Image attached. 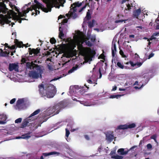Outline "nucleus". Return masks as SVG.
<instances>
[{
	"instance_id": "obj_45",
	"label": "nucleus",
	"mask_w": 159,
	"mask_h": 159,
	"mask_svg": "<svg viewBox=\"0 0 159 159\" xmlns=\"http://www.w3.org/2000/svg\"><path fill=\"white\" fill-rule=\"evenodd\" d=\"M68 21V19L67 18L64 19L61 22L62 25H64L65 23H67Z\"/></svg>"
},
{
	"instance_id": "obj_42",
	"label": "nucleus",
	"mask_w": 159,
	"mask_h": 159,
	"mask_svg": "<svg viewBox=\"0 0 159 159\" xmlns=\"http://www.w3.org/2000/svg\"><path fill=\"white\" fill-rule=\"evenodd\" d=\"M70 134L69 131L67 129H66V136L67 138L68 137Z\"/></svg>"
},
{
	"instance_id": "obj_64",
	"label": "nucleus",
	"mask_w": 159,
	"mask_h": 159,
	"mask_svg": "<svg viewBox=\"0 0 159 159\" xmlns=\"http://www.w3.org/2000/svg\"><path fill=\"white\" fill-rule=\"evenodd\" d=\"M159 35V32H157L155 33H154L153 34L152 36H158Z\"/></svg>"
},
{
	"instance_id": "obj_56",
	"label": "nucleus",
	"mask_w": 159,
	"mask_h": 159,
	"mask_svg": "<svg viewBox=\"0 0 159 159\" xmlns=\"http://www.w3.org/2000/svg\"><path fill=\"white\" fill-rule=\"evenodd\" d=\"M154 53H151L148 56V59H150L151 58L153 57L154 56Z\"/></svg>"
},
{
	"instance_id": "obj_49",
	"label": "nucleus",
	"mask_w": 159,
	"mask_h": 159,
	"mask_svg": "<svg viewBox=\"0 0 159 159\" xmlns=\"http://www.w3.org/2000/svg\"><path fill=\"white\" fill-rule=\"evenodd\" d=\"M8 48L10 49H15L16 48V45H12L11 46H8Z\"/></svg>"
},
{
	"instance_id": "obj_31",
	"label": "nucleus",
	"mask_w": 159,
	"mask_h": 159,
	"mask_svg": "<svg viewBox=\"0 0 159 159\" xmlns=\"http://www.w3.org/2000/svg\"><path fill=\"white\" fill-rule=\"evenodd\" d=\"M122 95L120 94H117L115 95H111L110 96L109 98H118L120 97Z\"/></svg>"
},
{
	"instance_id": "obj_38",
	"label": "nucleus",
	"mask_w": 159,
	"mask_h": 159,
	"mask_svg": "<svg viewBox=\"0 0 159 159\" xmlns=\"http://www.w3.org/2000/svg\"><path fill=\"white\" fill-rule=\"evenodd\" d=\"M0 57H6V55L5 54V52H4L2 49L0 48Z\"/></svg>"
},
{
	"instance_id": "obj_33",
	"label": "nucleus",
	"mask_w": 159,
	"mask_h": 159,
	"mask_svg": "<svg viewBox=\"0 0 159 159\" xmlns=\"http://www.w3.org/2000/svg\"><path fill=\"white\" fill-rule=\"evenodd\" d=\"M117 65L119 68L121 69H123L124 65L120 62H117Z\"/></svg>"
},
{
	"instance_id": "obj_17",
	"label": "nucleus",
	"mask_w": 159,
	"mask_h": 159,
	"mask_svg": "<svg viewBox=\"0 0 159 159\" xmlns=\"http://www.w3.org/2000/svg\"><path fill=\"white\" fill-rule=\"evenodd\" d=\"M8 10L5 5L4 4L3 7H0V13L2 12L3 14H6L8 12Z\"/></svg>"
},
{
	"instance_id": "obj_10",
	"label": "nucleus",
	"mask_w": 159,
	"mask_h": 159,
	"mask_svg": "<svg viewBox=\"0 0 159 159\" xmlns=\"http://www.w3.org/2000/svg\"><path fill=\"white\" fill-rule=\"evenodd\" d=\"M81 6L82 5L83 7L79 10V12H81L87 6H89V3L88 2L87 0H84L82 2H80Z\"/></svg>"
},
{
	"instance_id": "obj_27",
	"label": "nucleus",
	"mask_w": 159,
	"mask_h": 159,
	"mask_svg": "<svg viewBox=\"0 0 159 159\" xmlns=\"http://www.w3.org/2000/svg\"><path fill=\"white\" fill-rule=\"evenodd\" d=\"M79 67V66L78 65H76L75 66H73L72 68L69 70L68 71L69 73H71L73 72L74 71L76 70Z\"/></svg>"
},
{
	"instance_id": "obj_14",
	"label": "nucleus",
	"mask_w": 159,
	"mask_h": 159,
	"mask_svg": "<svg viewBox=\"0 0 159 159\" xmlns=\"http://www.w3.org/2000/svg\"><path fill=\"white\" fill-rule=\"evenodd\" d=\"M32 9L31 8H28L26 10H25L23 11V13L21 12H19V15L20 17L26 16V13L29 12L30 11H32Z\"/></svg>"
},
{
	"instance_id": "obj_60",
	"label": "nucleus",
	"mask_w": 159,
	"mask_h": 159,
	"mask_svg": "<svg viewBox=\"0 0 159 159\" xmlns=\"http://www.w3.org/2000/svg\"><path fill=\"white\" fill-rule=\"evenodd\" d=\"M71 10L70 9V11L68 13H67L66 14V16L68 17H71L70 16V12H71Z\"/></svg>"
},
{
	"instance_id": "obj_20",
	"label": "nucleus",
	"mask_w": 159,
	"mask_h": 159,
	"mask_svg": "<svg viewBox=\"0 0 159 159\" xmlns=\"http://www.w3.org/2000/svg\"><path fill=\"white\" fill-rule=\"evenodd\" d=\"M80 103L82 104H83L84 106H90L92 105L93 104L91 102H89L87 101H80Z\"/></svg>"
},
{
	"instance_id": "obj_25",
	"label": "nucleus",
	"mask_w": 159,
	"mask_h": 159,
	"mask_svg": "<svg viewBox=\"0 0 159 159\" xmlns=\"http://www.w3.org/2000/svg\"><path fill=\"white\" fill-rule=\"evenodd\" d=\"M127 124L120 125L118 126L116 128V129H127Z\"/></svg>"
},
{
	"instance_id": "obj_11",
	"label": "nucleus",
	"mask_w": 159,
	"mask_h": 159,
	"mask_svg": "<svg viewBox=\"0 0 159 159\" xmlns=\"http://www.w3.org/2000/svg\"><path fill=\"white\" fill-rule=\"evenodd\" d=\"M80 6H81V4L79 2H76L71 4V7H72V8H71V10L72 9L74 11H76V7H79Z\"/></svg>"
},
{
	"instance_id": "obj_18",
	"label": "nucleus",
	"mask_w": 159,
	"mask_h": 159,
	"mask_svg": "<svg viewBox=\"0 0 159 159\" xmlns=\"http://www.w3.org/2000/svg\"><path fill=\"white\" fill-rule=\"evenodd\" d=\"M40 8L39 7L38 5H37V6H33L32 7V8L34 10V11H35V12L34 13V12H33L32 13V15H33L34 14H35V15H37L38 14H38H39L40 13V11H39L37 10V8H38V9L39 10Z\"/></svg>"
},
{
	"instance_id": "obj_21",
	"label": "nucleus",
	"mask_w": 159,
	"mask_h": 159,
	"mask_svg": "<svg viewBox=\"0 0 159 159\" xmlns=\"http://www.w3.org/2000/svg\"><path fill=\"white\" fill-rule=\"evenodd\" d=\"M91 13H91V11L90 10H88L85 19L86 20H89L91 19Z\"/></svg>"
},
{
	"instance_id": "obj_3",
	"label": "nucleus",
	"mask_w": 159,
	"mask_h": 159,
	"mask_svg": "<svg viewBox=\"0 0 159 159\" xmlns=\"http://www.w3.org/2000/svg\"><path fill=\"white\" fill-rule=\"evenodd\" d=\"M65 107L64 102L62 101L56 104L55 106L50 108L48 111V113L50 115H52L53 116L55 115L58 114L62 109L64 108Z\"/></svg>"
},
{
	"instance_id": "obj_4",
	"label": "nucleus",
	"mask_w": 159,
	"mask_h": 159,
	"mask_svg": "<svg viewBox=\"0 0 159 159\" xmlns=\"http://www.w3.org/2000/svg\"><path fill=\"white\" fill-rule=\"evenodd\" d=\"M40 111V110L39 109H37L31 114L29 117L24 119L22 122L20 127L23 128L26 127L30 122L35 120L34 118L32 117L38 114L39 113Z\"/></svg>"
},
{
	"instance_id": "obj_43",
	"label": "nucleus",
	"mask_w": 159,
	"mask_h": 159,
	"mask_svg": "<svg viewBox=\"0 0 159 159\" xmlns=\"http://www.w3.org/2000/svg\"><path fill=\"white\" fill-rule=\"evenodd\" d=\"M22 118H19L17 119H16L15 120V123H20L22 120Z\"/></svg>"
},
{
	"instance_id": "obj_28",
	"label": "nucleus",
	"mask_w": 159,
	"mask_h": 159,
	"mask_svg": "<svg viewBox=\"0 0 159 159\" xmlns=\"http://www.w3.org/2000/svg\"><path fill=\"white\" fill-rule=\"evenodd\" d=\"M75 11H74L73 10V11H71L70 13V17L74 19L76 18L77 16V14L75 13Z\"/></svg>"
},
{
	"instance_id": "obj_23",
	"label": "nucleus",
	"mask_w": 159,
	"mask_h": 159,
	"mask_svg": "<svg viewBox=\"0 0 159 159\" xmlns=\"http://www.w3.org/2000/svg\"><path fill=\"white\" fill-rule=\"evenodd\" d=\"M14 43L17 47L20 48L22 47V45L23 44L22 42H20L17 39H16L14 40Z\"/></svg>"
},
{
	"instance_id": "obj_61",
	"label": "nucleus",
	"mask_w": 159,
	"mask_h": 159,
	"mask_svg": "<svg viewBox=\"0 0 159 159\" xmlns=\"http://www.w3.org/2000/svg\"><path fill=\"white\" fill-rule=\"evenodd\" d=\"M116 153L115 150L111 151L110 152V154L111 155H113L115 154Z\"/></svg>"
},
{
	"instance_id": "obj_13",
	"label": "nucleus",
	"mask_w": 159,
	"mask_h": 159,
	"mask_svg": "<svg viewBox=\"0 0 159 159\" xmlns=\"http://www.w3.org/2000/svg\"><path fill=\"white\" fill-rule=\"evenodd\" d=\"M36 65H38L35 64L33 61L31 62V63L28 62L26 64V67L30 70L34 69L35 68Z\"/></svg>"
},
{
	"instance_id": "obj_41",
	"label": "nucleus",
	"mask_w": 159,
	"mask_h": 159,
	"mask_svg": "<svg viewBox=\"0 0 159 159\" xmlns=\"http://www.w3.org/2000/svg\"><path fill=\"white\" fill-rule=\"evenodd\" d=\"M79 92L82 95H84V93L85 92V91L83 89H81L79 91Z\"/></svg>"
},
{
	"instance_id": "obj_7",
	"label": "nucleus",
	"mask_w": 159,
	"mask_h": 159,
	"mask_svg": "<svg viewBox=\"0 0 159 159\" xmlns=\"http://www.w3.org/2000/svg\"><path fill=\"white\" fill-rule=\"evenodd\" d=\"M19 66L18 64L15 63H10L9 65V70L11 71L15 70L16 71H19Z\"/></svg>"
},
{
	"instance_id": "obj_35",
	"label": "nucleus",
	"mask_w": 159,
	"mask_h": 159,
	"mask_svg": "<svg viewBox=\"0 0 159 159\" xmlns=\"http://www.w3.org/2000/svg\"><path fill=\"white\" fill-rule=\"evenodd\" d=\"M9 5L10 6L12 9H13V7H14L15 9V10L16 11H17L18 13L19 12H20L19 11V10L17 8V7L15 5H11V2H10L9 3Z\"/></svg>"
},
{
	"instance_id": "obj_62",
	"label": "nucleus",
	"mask_w": 159,
	"mask_h": 159,
	"mask_svg": "<svg viewBox=\"0 0 159 159\" xmlns=\"http://www.w3.org/2000/svg\"><path fill=\"white\" fill-rule=\"evenodd\" d=\"M117 87L116 86H115L113 87L112 89V91H114L116 90Z\"/></svg>"
},
{
	"instance_id": "obj_44",
	"label": "nucleus",
	"mask_w": 159,
	"mask_h": 159,
	"mask_svg": "<svg viewBox=\"0 0 159 159\" xmlns=\"http://www.w3.org/2000/svg\"><path fill=\"white\" fill-rule=\"evenodd\" d=\"M27 60L26 58L23 57V56L22 57L21 59V61L23 63H24L26 62V61Z\"/></svg>"
},
{
	"instance_id": "obj_22",
	"label": "nucleus",
	"mask_w": 159,
	"mask_h": 159,
	"mask_svg": "<svg viewBox=\"0 0 159 159\" xmlns=\"http://www.w3.org/2000/svg\"><path fill=\"white\" fill-rule=\"evenodd\" d=\"M59 37L60 39H62L64 37V35L63 33V29L61 27H60L59 28Z\"/></svg>"
},
{
	"instance_id": "obj_8",
	"label": "nucleus",
	"mask_w": 159,
	"mask_h": 159,
	"mask_svg": "<svg viewBox=\"0 0 159 159\" xmlns=\"http://www.w3.org/2000/svg\"><path fill=\"white\" fill-rule=\"evenodd\" d=\"M106 139L110 142H111L115 138L113 132H108L106 134Z\"/></svg>"
},
{
	"instance_id": "obj_19",
	"label": "nucleus",
	"mask_w": 159,
	"mask_h": 159,
	"mask_svg": "<svg viewBox=\"0 0 159 159\" xmlns=\"http://www.w3.org/2000/svg\"><path fill=\"white\" fill-rule=\"evenodd\" d=\"M129 150L124 151V149L120 148L117 150V152L119 154L121 155H124L126 154L128 152Z\"/></svg>"
},
{
	"instance_id": "obj_12",
	"label": "nucleus",
	"mask_w": 159,
	"mask_h": 159,
	"mask_svg": "<svg viewBox=\"0 0 159 159\" xmlns=\"http://www.w3.org/2000/svg\"><path fill=\"white\" fill-rule=\"evenodd\" d=\"M141 10L140 8L134 11L133 14V17L137 19L138 18V16L141 13Z\"/></svg>"
},
{
	"instance_id": "obj_50",
	"label": "nucleus",
	"mask_w": 159,
	"mask_h": 159,
	"mask_svg": "<svg viewBox=\"0 0 159 159\" xmlns=\"http://www.w3.org/2000/svg\"><path fill=\"white\" fill-rule=\"evenodd\" d=\"M88 26L89 27L92 28L93 26V23L91 21L89 22L88 23Z\"/></svg>"
},
{
	"instance_id": "obj_52",
	"label": "nucleus",
	"mask_w": 159,
	"mask_h": 159,
	"mask_svg": "<svg viewBox=\"0 0 159 159\" xmlns=\"http://www.w3.org/2000/svg\"><path fill=\"white\" fill-rule=\"evenodd\" d=\"M16 100V99L15 98H13L10 101V103L11 104H13L15 102Z\"/></svg>"
},
{
	"instance_id": "obj_54",
	"label": "nucleus",
	"mask_w": 159,
	"mask_h": 159,
	"mask_svg": "<svg viewBox=\"0 0 159 159\" xmlns=\"http://www.w3.org/2000/svg\"><path fill=\"white\" fill-rule=\"evenodd\" d=\"M117 17L118 19H122L123 18L124 16L122 15L118 14L117 15Z\"/></svg>"
},
{
	"instance_id": "obj_55",
	"label": "nucleus",
	"mask_w": 159,
	"mask_h": 159,
	"mask_svg": "<svg viewBox=\"0 0 159 159\" xmlns=\"http://www.w3.org/2000/svg\"><path fill=\"white\" fill-rule=\"evenodd\" d=\"M91 41L92 42H94L95 41L96 39L94 37H92L90 38Z\"/></svg>"
},
{
	"instance_id": "obj_26",
	"label": "nucleus",
	"mask_w": 159,
	"mask_h": 159,
	"mask_svg": "<svg viewBox=\"0 0 159 159\" xmlns=\"http://www.w3.org/2000/svg\"><path fill=\"white\" fill-rule=\"evenodd\" d=\"M127 8H125L124 10V12L125 13H127L128 12H127V11H130L131 7H133V4L131 3V4H128L127 5Z\"/></svg>"
},
{
	"instance_id": "obj_59",
	"label": "nucleus",
	"mask_w": 159,
	"mask_h": 159,
	"mask_svg": "<svg viewBox=\"0 0 159 159\" xmlns=\"http://www.w3.org/2000/svg\"><path fill=\"white\" fill-rule=\"evenodd\" d=\"M129 63L130 64V65L134 67V66H135V64L133 62L130 61H129Z\"/></svg>"
},
{
	"instance_id": "obj_1",
	"label": "nucleus",
	"mask_w": 159,
	"mask_h": 159,
	"mask_svg": "<svg viewBox=\"0 0 159 159\" xmlns=\"http://www.w3.org/2000/svg\"><path fill=\"white\" fill-rule=\"evenodd\" d=\"M39 93L41 97H46L48 98H53L56 93V89L54 85L49 84L45 87L43 84L38 85Z\"/></svg>"
},
{
	"instance_id": "obj_34",
	"label": "nucleus",
	"mask_w": 159,
	"mask_h": 159,
	"mask_svg": "<svg viewBox=\"0 0 159 159\" xmlns=\"http://www.w3.org/2000/svg\"><path fill=\"white\" fill-rule=\"evenodd\" d=\"M0 119L2 120H3L6 121L7 119L6 116L4 114L0 115Z\"/></svg>"
},
{
	"instance_id": "obj_2",
	"label": "nucleus",
	"mask_w": 159,
	"mask_h": 159,
	"mask_svg": "<svg viewBox=\"0 0 159 159\" xmlns=\"http://www.w3.org/2000/svg\"><path fill=\"white\" fill-rule=\"evenodd\" d=\"M35 69L36 71H31L29 73V75L30 77L33 79H37L39 77H42V74L43 73V67L40 65H36Z\"/></svg>"
},
{
	"instance_id": "obj_16",
	"label": "nucleus",
	"mask_w": 159,
	"mask_h": 159,
	"mask_svg": "<svg viewBox=\"0 0 159 159\" xmlns=\"http://www.w3.org/2000/svg\"><path fill=\"white\" fill-rule=\"evenodd\" d=\"M55 154L57 155V156H59L61 154V153L60 152H58L56 151H53L48 153H44L43 154V155L45 157Z\"/></svg>"
},
{
	"instance_id": "obj_58",
	"label": "nucleus",
	"mask_w": 159,
	"mask_h": 159,
	"mask_svg": "<svg viewBox=\"0 0 159 159\" xmlns=\"http://www.w3.org/2000/svg\"><path fill=\"white\" fill-rule=\"evenodd\" d=\"M99 78L100 79L102 76V74L101 72V69L100 68L99 69Z\"/></svg>"
},
{
	"instance_id": "obj_32",
	"label": "nucleus",
	"mask_w": 159,
	"mask_h": 159,
	"mask_svg": "<svg viewBox=\"0 0 159 159\" xmlns=\"http://www.w3.org/2000/svg\"><path fill=\"white\" fill-rule=\"evenodd\" d=\"M112 158L115 159H122L123 158V157L118 155H116L113 156L111 157Z\"/></svg>"
},
{
	"instance_id": "obj_30",
	"label": "nucleus",
	"mask_w": 159,
	"mask_h": 159,
	"mask_svg": "<svg viewBox=\"0 0 159 159\" xmlns=\"http://www.w3.org/2000/svg\"><path fill=\"white\" fill-rule=\"evenodd\" d=\"M127 129H131L135 127L136 126V125L135 123H133L131 124H129V125L127 124Z\"/></svg>"
},
{
	"instance_id": "obj_9",
	"label": "nucleus",
	"mask_w": 159,
	"mask_h": 159,
	"mask_svg": "<svg viewBox=\"0 0 159 159\" xmlns=\"http://www.w3.org/2000/svg\"><path fill=\"white\" fill-rule=\"evenodd\" d=\"M40 48H38L36 49L34 48L31 49L30 48H29L28 49L29 54L30 55H32L33 54L37 55L40 53Z\"/></svg>"
},
{
	"instance_id": "obj_37",
	"label": "nucleus",
	"mask_w": 159,
	"mask_h": 159,
	"mask_svg": "<svg viewBox=\"0 0 159 159\" xmlns=\"http://www.w3.org/2000/svg\"><path fill=\"white\" fill-rule=\"evenodd\" d=\"M124 20V19H120V20H116L115 22L116 23H117L120 22H124V23H125L126 22V21L127 20Z\"/></svg>"
},
{
	"instance_id": "obj_5",
	"label": "nucleus",
	"mask_w": 159,
	"mask_h": 159,
	"mask_svg": "<svg viewBox=\"0 0 159 159\" xmlns=\"http://www.w3.org/2000/svg\"><path fill=\"white\" fill-rule=\"evenodd\" d=\"M46 4L47 8L44 7L43 5L39 2H38L37 5L43 10V11L47 13L48 11H51L52 8L54 7V4L52 1H48Z\"/></svg>"
},
{
	"instance_id": "obj_24",
	"label": "nucleus",
	"mask_w": 159,
	"mask_h": 159,
	"mask_svg": "<svg viewBox=\"0 0 159 159\" xmlns=\"http://www.w3.org/2000/svg\"><path fill=\"white\" fill-rule=\"evenodd\" d=\"M31 134L30 132H28L26 134H25L21 135V139H27L30 138L31 136L30 135Z\"/></svg>"
},
{
	"instance_id": "obj_57",
	"label": "nucleus",
	"mask_w": 159,
	"mask_h": 159,
	"mask_svg": "<svg viewBox=\"0 0 159 159\" xmlns=\"http://www.w3.org/2000/svg\"><path fill=\"white\" fill-rule=\"evenodd\" d=\"M84 137L87 140H89L90 139L89 136L87 135H86V134L84 135Z\"/></svg>"
},
{
	"instance_id": "obj_36",
	"label": "nucleus",
	"mask_w": 159,
	"mask_h": 159,
	"mask_svg": "<svg viewBox=\"0 0 159 159\" xmlns=\"http://www.w3.org/2000/svg\"><path fill=\"white\" fill-rule=\"evenodd\" d=\"M86 44L89 47H91L93 45V44L89 41L86 40L85 41Z\"/></svg>"
},
{
	"instance_id": "obj_46",
	"label": "nucleus",
	"mask_w": 159,
	"mask_h": 159,
	"mask_svg": "<svg viewBox=\"0 0 159 159\" xmlns=\"http://www.w3.org/2000/svg\"><path fill=\"white\" fill-rule=\"evenodd\" d=\"M99 58L103 59L104 60H105V56L103 53L101 54L99 57Z\"/></svg>"
},
{
	"instance_id": "obj_51",
	"label": "nucleus",
	"mask_w": 159,
	"mask_h": 159,
	"mask_svg": "<svg viewBox=\"0 0 159 159\" xmlns=\"http://www.w3.org/2000/svg\"><path fill=\"white\" fill-rule=\"evenodd\" d=\"M120 54L123 57H125V56L124 54V52L123 51L121 50H120L119 51Z\"/></svg>"
},
{
	"instance_id": "obj_39",
	"label": "nucleus",
	"mask_w": 159,
	"mask_h": 159,
	"mask_svg": "<svg viewBox=\"0 0 159 159\" xmlns=\"http://www.w3.org/2000/svg\"><path fill=\"white\" fill-rule=\"evenodd\" d=\"M50 42L52 44H53L56 43V41L54 38H52L50 39Z\"/></svg>"
},
{
	"instance_id": "obj_15",
	"label": "nucleus",
	"mask_w": 159,
	"mask_h": 159,
	"mask_svg": "<svg viewBox=\"0 0 159 159\" xmlns=\"http://www.w3.org/2000/svg\"><path fill=\"white\" fill-rule=\"evenodd\" d=\"M116 51V44L115 43L112 42L111 47L112 56L114 57L115 55V52Z\"/></svg>"
},
{
	"instance_id": "obj_40",
	"label": "nucleus",
	"mask_w": 159,
	"mask_h": 159,
	"mask_svg": "<svg viewBox=\"0 0 159 159\" xmlns=\"http://www.w3.org/2000/svg\"><path fill=\"white\" fill-rule=\"evenodd\" d=\"M85 95L88 96V98H90L93 97L94 94L93 93L86 94H85Z\"/></svg>"
},
{
	"instance_id": "obj_29",
	"label": "nucleus",
	"mask_w": 159,
	"mask_h": 159,
	"mask_svg": "<svg viewBox=\"0 0 159 159\" xmlns=\"http://www.w3.org/2000/svg\"><path fill=\"white\" fill-rule=\"evenodd\" d=\"M143 78L145 79V83H147L149 80V76L148 74L146 73L144 74Z\"/></svg>"
},
{
	"instance_id": "obj_48",
	"label": "nucleus",
	"mask_w": 159,
	"mask_h": 159,
	"mask_svg": "<svg viewBox=\"0 0 159 159\" xmlns=\"http://www.w3.org/2000/svg\"><path fill=\"white\" fill-rule=\"evenodd\" d=\"M147 148L148 149H150L152 148V146L150 143H148L147 145Z\"/></svg>"
},
{
	"instance_id": "obj_63",
	"label": "nucleus",
	"mask_w": 159,
	"mask_h": 159,
	"mask_svg": "<svg viewBox=\"0 0 159 159\" xmlns=\"http://www.w3.org/2000/svg\"><path fill=\"white\" fill-rule=\"evenodd\" d=\"M102 146H100V147L98 148V151L99 152H100L101 151V150L102 149Z\"/></svg>"
},
{
	"instance_id": "obj_53",
	"label": "nucleus",
	"mask_w": 159,
	"mask_h": 159,
	"mask_svg": "<svg viewBox=\"0 0 159 159\" xmlns=\"http://www.w3.org/2000/svg\"><path fill=\"white\" fill-rule=\"evenodd\" d=\"M135 66H137L138 67L140 66L142 64V63L141 62H137L135 63Z\"/></svg>"
},
{
	"instance_id": "obj_6",
	"label": "nucleus",
	"mask_w": 159,
	"mask_h": 159,
	"mask_svg": "<svg viewBox=\"0 0 159 159\" xmlns=\"http://www.w3.org/2000/svg\"><path fill=\"white\" fill-rule=\"evenodd\" d=\"M25 105L24 99H19L16 102V106L18 109L21 110L24 109Z\"/></svg>"
},
{
	"instance_id": "obj_47",
	"label": "nucleus",
	"mask_w": 159,
	"mask_h": 159,
	"mask_svg": "<svg viewBox=\"0 0 159 159\" xmlns=\"http://www.w3.org/2000/svg\"><path fill=\"white\" fill-rule=\"evenodd\" d=\"M151 139H154L155 142H156V141H157L156 136V135L154 134V135H152L151 137Z\"/></svg>"
}]
</instances>
